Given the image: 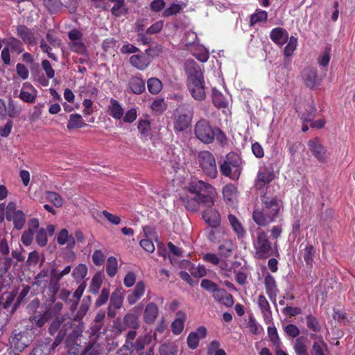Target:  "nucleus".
I'll list each match as a JSON object with an SVG mask.
<instances>
[{
    "instance_id": "f257e3e1",
    "label": "nucleus",
    "mask_w": 355,
    "mask_h": 355,
    "mask_svg": "<svg viewBox=\"0 0 355 355\" xmlns=\"http://www.w3.org/2000/svg\"><path fill=\"white\" fill-rule=\"evenodd\" d=\"M184 191L185 193L180 196V200L189 211H196L200 206L211 208L215 203L216 189L203 180L197 178L190 180L184 187Z\"/></svg>"
},
{
    "instance_id": "f03ea898",
    "label": "nucleus",
    "mask_w": 355,
    "mask_h": 355,
    "mask_svg": "<svg viewBox=\"0 0 355 355\" xmlns=\"http://www.w3.org/2000/svg\"><path fill=\"white\" fill-rule=\"evenodd\" d=\"M261 207H256L252 212L253 221L260 227H267L276 221L281 215V201L277 196L260 195Z\"/></svg>"
},
{
    "instance_id": "7ed1b4c3",
    "label": "nucleus",
    "mask_w": 355,
    "mask_h": 355,
    "mask_svg": "<svg viewBox=\"0 0 355 355\" xmlns=\"http://www.w3.org/2000/svg\"><path fill=\"white\" fill-rule=\"evenodd\" d=\"M252 245L254 250V257L256 259H266L273 256H279L277 244L270 241L268 232L257 228L252 236Z\"/></svg>"
},
{
    "instance_id": "20e7f679",
    "label": "nucleus",
    "mask_w": 355,
    "mask_h": 355,
    "mask_svg": "<svg viewBox=\"0 0 355 355\" xmlns=\"http://www.w3.org/2000/svg\"><path fill=\"white\" fill-rule=\"evenodd\" d=\"M193 107L191 103H184L175 109L173 117V129L176 133L187 130L191 125Z\"/></svg>"
},
{
    "instance_id": "39448f33",
    "label": "nucleus",
    "mask_w": 355,
    "mask_h": 355,
    "mask_svg": "<svg viewBox=\"0 0 355 355\" xmlns=\"http://www.w3.org/2000/svg\"><path fill=\"white\" fill-rule=\"evenodd\" d=\"M197 158L202 172L211 179H215L218 171L214 155L209 150H202L198 153Z\"/></svg>"
},
{
    "instance_id": "423d86ee",
    "label": "nucleus",
    "mask_w": 355,
    "mask_h": 355,
    "mask_svg": "<svg viewBox=\"0 0 355 355\" xmlns=\"http://www.w3.org/2000/svg\"><path fill=\"white\" fill-rule=\"evenodd\" d=\"M214 130L209 121L201 119L194 125V135L202 143L210 144L214 141Z\"/></svg>"
},
{
    "instance_id": "0eeeda50",
    "label": "nucleus",
    "mask_w": 355,
    "mask_h": 355,
    "mask_svg": "<svg viewBox=\"0 0 355 355\" xmlns=\"http://www.w3.org/2000/svg\"><path fill=\"white\" fill-rule=\"evenodd\" d=\"M29 333L27 331H13L9 339L10 348L2 355H17L15 351L22 352L30 344Z\"/></svg>"
},
{
    "instance_id": "6e6552de",
    "label": "nucleus",
    "mask_w": 355,
    "mask_h": 355,
    "mask_svg": "<svg viewBox=\"0 0 355 355\" xmlns=\"http://www.w3.org/2000/svg\"><path fill=\"white\" fill-rule=\"evenodd\" d=\"M307 146L312 155L319 162L326 163L327 162V150L318 137L310 139Z\"/></svg>"
},
{
    "instance_id": "1a4fd4ad",
    "label": "nucleus",
    "mask_w": 355,
    "mask_h": 355,
    "mask_svg": "<svg viewBox=\"0 0 355 355\" xmlns=\"http://www.w3.org/2000/svg\"><path fill=\"white\" fill-rule=\"evenodd\" d=\"M275 175L272 168L264 167L260 169L254 180V189L257 191H261L266 184L274 180Z\"/></svg>"
},
{
    "instance_id": "9d476101",
    "label": "nucleus",
    "mask_w": 355,
    "mask_h": 355,
    "mask_svg": "<svg viewBox=\"0 0 355 355\" xmlns=\"http://www.w3.org/2000/svg\"><path fill=\"white\" fill-rule=\"evenodd\" d=\"M187 88L191 96L196 101H203L206 97L205 83L204 78L187 81Z\"/></svg>"
},
{
    "instance_id": "9b49d317",
    "label": "nucleus",
    "mask_w": 355,
    "mask_h": 355,
    "mask_svg": "<svg viewBox=\"0 0 355 355\" xmlns=\"http://www.w3.org/2000/svg\"><path fill=\"white\" fill-rule=\"evenodd\" d=\"M302 78L305 85L311 89H317L321 83L317 69L312 67H308L303 70Z\"/></svg>"
},
{
    "instance_id": "f8f14e48",
    "label": "nucleus",
    "mask_w": 355,
    "mask_h": 355,
    "mask_svg": "<svg viewBox=\"0 0 355 355\" xmlns=\"http://www.w3.org/2000/svg\"><path fill=\"white\" fill-rule=\"evenodd\" d=\"M67 334L66 324H63L62 329L58 332L54 339L51 337L46 338L41 345H43L44 349L51 352L54 351L64 339Z\"/></svg>"
},
{
    "instance_id": "ddd939ff",
    "label": "nucleus",
    "mask_w": 355,
    "mask_h": 355,
    "mask_svg": "<svg viewBox=\"0 0 355 355\" xmlns=\"http://www.w3.org/2000/svg\"><path fill=\"white\" fill-rule=\"evenodd\" d=\"M187 81L204 78L200 67L193 60H187L184 65Z\"/></svg>"
},
{
    "instance_id": "4468645a",
    "label": "nucleus",
    "mask_w": 355,
    "mask_h": 355,
    "mask_svg": "<svg viewBox=\"0 0 355 355\" xmlns=\"http://www.w3.org/2000/svg\"><path fill=\"white\" fill-rule=\"evenodd\" d=\"M207 334V330L204 326H200L196 331L191 332L187 339L189 348L191 349H196L199 345L200 340L205 338Z\"/></svg>"
},
{
    "instance_id": "2eb2a0df",
    "label": "nucleus",
    "mask_w": 355,
    "mask_h": 355,
    "mask_svg": "<svg viewBox=\"0 0 355 355\" xmlns=\"http://www.w3.org/2000/svg\"><path fill=\"white\" fill-rule=\"evenodd\" d=\"M142 307V304H139L134 307L133 312L125 315L123 317V323L126 327L133 329H137L139 327V315Z\"/></svg>"
},
{
    "instance_id": "dca6fc26",
    "label": "nucleus",
    "mask_w": 355,
    "mask_h": 355,
    "mask_svg": "<svg viewBox=\"0 0 355 355\" xmlns=\"http://www.w3.org/2000/svg\"><path fill=\"white\" fill-rule=\"evenodd\" d=\"M17 35L25 44L33 45L36 42L35 33L25 25H18L17 26Z\"/></svg>"
},
{
    "instance_id": "f3484780",
    "label": "nucleus",
    "mask_w": 355,
    "mask_h": 355,
    "mask_svg": "<svg viewBox=\"0 0 355 355\" xmlns=\"http://www.w3.org/2000/svg\"><path fill=\"white\" fill-rule=\"evenodd\" d=\"M288 31L282 27L274 28L270 33V40L277 46H282L288 40Z\"/></svg>"
},
{
    "instance_id": "a211bd4d",
    "label": "nucleus",
    "mask_w": 355,
    "mask_h": 355,
    "mask_svg": "<svg viewBox=\"0 0 355 355\" xmlns=\"http://www.w3.org/2000/svg\"><path fill=\"white\" fill-rule=\"evenodd\" d=\"M202 218L212 228H216L220 225V215L215 209H208L202 212Z\"/></svg>"
},
{
    "instance_id": "6ab92c4d",
    "label": "nucleus",
    "mask_w": 355,
    "mask_h": 355,
    "mask_svg": "<svg viewBox=\"0 0 355 355\" xmlns=\"http://www.w3.org/2000/svg\"><path fill=\"white\" fill-rule=\"evenodd\" d=\"M212 297L218 303L227 307H231L234 304L233 296L224 288H218Z\"/></svg>"
},
{
    "instance_id": "aec40b11",
    "label": "nucleus",
    "mask_w": 355,
    "mask_h": 355,
    "mask_svg": "<svg viewBox=\"0 0 355 355\" xmlns=\"http://www.w3.org/2000/svg\"><path fill=\"white\" fill-rule=\"evenodd\" d=\"M137 336L136 329L130 330L128 332L125 337V343L123 346L118 350L117 355H130L132 352V347L135 343L134 340Z\"/></svg>"
},
{
    "instance_id": "412c9836",
    "label": "nucleus",
    "mask_w": 355,
    "mask_h": 355,
    "mask_svg": "<svg viewBox=\"0 0 355 355\" xmlns=\"http://www.w3.org/2000/svg\"><path fill=\"white\" fill-rule=\"evenodd\" d=\"M128 87L132 93L137 95L145 91V81L142 79L141 74L133 76L130 78Z\"/></svg>"
},
{
    "instance_id": "4be33fe9",
    "label": "nucleus",
    "mask_w": 355,
    "mask_h": 355,
    "mask_svg": "<svg viewBox=\"0 0 355 355\" xmlns=\"http://www.w3.org/2000/svg\"><path fill=\"white\" fill-rule=\"evenodd\" d=\"M107 113L116 120L121 119L123 114L124 110L121 103L114 98H110V105L107 107Z\"/></svg>"
},
{
    "instance_id": "5701e85b",
    "label": "nucleus",
    "mask_w": 355,
    "mask_h": 355,
    "mask_svg": "<svg viewBox=\"0 0 355 355\" xmlns=\"http://www.w3.org/2000/svg\"><path fill=\"white\" fill-rule=\"evenodd\" d=\"M159 309L154 302L147 304L144 311L143 319L146 324H153L157 318Z\"/></svg>"
},
{
    "instance_id": "b1692460",
    "label": "nucleus",
    "mask_w": 355,
    "mask_h": 355,
    "mask_svg": "<svg viewBox=\"0 0 355 355\" xmlns=\"http://www.w3.org/2000/svg\"><path fill=\"white\" fill-rule=\"evenodd\" d=\"M258 304L263 317L264 321L268 323L272 320V310L270 304L263 295H259Z\"/></svg>"
},
{
    "instance_id": "393cba45",
    "label": "nucleus",
    "mask_w": 355,
    "mask_h": 355,
    "mask_svg": "<svg viewBox=\"0 0 355 355\" xmlns=\"http://www.w3.org/2000/svg\"><path fill=\"white\" fill-rule=\"evenodd\" d=\"M153 338L157 340L156 332L152 336L150 334H146L143 336H140L137 338L132 347V352L136 351L137 352H141L146 345L150 344L152 342Z\"/></svg>"
},
{
    "instance_id": "a878e982",
    "label": "nucleus",
    "mask_w": 355,
    "mask_h": 355,
    "mask_svg": "<svg viewBox=\"0 0 355 355\" xmlns=\"http://www.w3.org/2000/svg\"><path fill=\"white\" fill-rule=\"evenodd\" d=\"M3 42L6 44V46L8 47L12 53L17 55H19L24 51L23 42L16 37H10L8 39H3Z\"/></svg>"
},
{
    "instance_id": "bb28decb",
    "label": "nucleus",
    "mask_w": 355,
    "mask_h": 355,
    "mask_svg": "<svg viewBox=\"0 0 355 355\" xmlns=\"http://www.w3.org/2000/svg\"><path fill=\"white\" fill-rule=\"evenodd\" d=\"M145 290L144 282L143 281L138 282L132 293L128 295L127 297L128 302L131 305L135 304L144 295Z\"/></svg>"
},
{
    "instance_id": "cd10ccee",
    "label": "nucleus",
    "mask_w": 355,
    "mask_h": 355,
    "mask_svg": "<svg viewBox=\"0 0 355 355\" xmlns=\"http://www.w3.org/2000/svg\"><path fill=\"white\" fill-rule=\"evenodd\" d=\"M186 320V314L182 311H178L176 318L171 324V331L175 335H180L184 329Z\"/></svg>"
},
{
    "instance_id": "c85d7f7f",
    "label": "nucleus",
    "mask_w": 355,
    "mask_h": 355,
    "mask_svg": "<svg viewBox=\"0 0 355 355\" xmlns=\"http://www.w3.org/2000/svg\"><path fill=\"white\" fill-rule=\"evenodd\" d=\"M227 218L238 239L243 238L246 235V231L239 218L233 214H229Z\"/></svg>"
},
{
    "instance_id": "c756f323",
    "label": "nucleus",
    "mask_w": 355,
    "mask_h": 355,
    "mask_svg": "<svg viewBox=\"0 0 355 355\" xmlns=\"http://www.w3.org/2000/svg\"><path fill=\"white\" fill-rule=\"evenodd\" d=\"M312 339L318 340V342H314L311 350V355H325L324 349H327V345L321 336L311 334Z\"/></svg>"
},
{
    "instance_id": "7c9ffc66",
    "label": "nucleus",
    "mask_w": 355,
    "mask_h": 355,
    "mask_svg": "<svg viewBox=\"0 0 355 355\" xmlns=\"http://www.w3.org/2000/svg\"><path fill=\"white\" fill-rule=\"evenodd\" d=\"M66 324L67 331L68 330V324ZM70 327V331L67 332L66 334V340L65 343L67 346H73L75 345H78L77 340L78 338L82 336V330L80 327H76L73 328L72 327Z\"/></svg>"
},
{
    "instance_id": "2f4dec72",
    "label": "nucleus",
    "mask_w": 355,
    "mask_h": 355,
    "mask_svg": "<svg viewBox=\"0 0 355 355\" xmlns=\"http://www.w3.org/2000/svg\"><path fill=\"white\" fill-rule=\"evenodd\" d=\"M114 3L111 8V13L115 17H120L128 13V9L125 6V0H108Z\"/></svg>"
},
{
    "instance_id": "473e14b6",
    "label": "nucleus",
    "mask_w": 355,
    "mask_h": 355,
    "mask_svg": "<svg viewBox=\"0 0 355 355\" xmlns=\"http://www.w3.org/2000/svg\"><path fill=\"white\" fill-rule=\"evenodd\" d=\"M91 297L89 295L84 297L78 311L73 316V320L77 322H80L83 320V318L85 316L86 313H87L89 309L91 304Z\"/></svg>"
},
{
    "instance_id": "72a5a7b5",
    "label": "nucleus",
    "mask_w": 355,
    "mask_h": 355,
    "mask_svg": "<svg viewBox=\"0 0 355 355\" xmlns=\"http://www.w3.org/2000/svg\"><path fill=\"white\" fill-rule=\"evenodd\" d=\"M57 242L60 245L67 244L69 248H73L75 245V239L72 235H69L67 229H62L57 236Z\"/></svg>"
},
{
    "instance_id": "f704fd0d",
    "label": "nucleus",
    "mask_w": 355,
    "mask_h": 355,
    "mask_svg": "<svg viewBox=\"0 0 355 355\" xmlns=\"http://www.w3.org/2000/svg\"><path fill=\"white\" fill-rule=\"evenodd\" d=\"M301 254L306 266L309 268H312L313 264V258L315 254V249L313 245L308 243L305 245L304 248L301 251Z\"/></svg>"
},
{
    "instance_id": "c9c22d12",
    "label": "nucleus",
    "mask_w": 355,
    "mask_h": 355,
    "mask_svg": "<svg viewBox=\"0 0 355 355\" xmlns=\"http://www.w3.org/2000/svg\"><path fill=\"white\" fill-rule=\"evenodd\" d=\"M87 124L85 123L83 117L79 114H71L69 116L67 128L68 130L78 129L87 126Z\"/></svg>"
},
{
    "instance_id": "e433bc0d",
    "label": "nucleus",
    "mask_w": 355,
    "mask_h": 355,
    "mask_svg": "<svg viewBox=\"0 0 355 355\" xmlns=\"http://www.w3.org/2000/svg\"><path fill=\"white\" fill-rule=\"evenodd\" d=\"M130 63L139 70L145 69L149 64L147 58L140 55H132L130 58Z\"/></svg>"
},
{
    "instance_id": "4c0bfd02",
    "label": "nucleus",
    "mask_w": 355,
    "mask_h": 355,
    "mask_svg": "<svg viewBox=\"0 0 355 355\" xmlns=\"http://www.w3.org/2000/svg\"><path fill=\"white\" fill-rule=\"evenodd\" d=\"M148 92L152 94H157L162 89V83L157 78H150L147 80Z\"/></svg>"
},
{
    "instance_id": "58836bf2",
    "label": "nucleus",
    "mask_w": 355,
    "mask_h": 355,
    "mask_svg": "<svg viewBox=\"0 0 355 355\" xmlns=\"http://www.w3.org/2000/svg\"><path fill=\"white\" fill-rule=\"evenodd\" d=\"M212 102L218 108H226L228 105V102L225 96L216 90H213Z\"/></svg>"
},
{
    "instance_id": "ea45409f",
    "label": "nucleus",
    "mask_w": 355,
    "mask_h": 355,
    "mask_svg": "<svg viewBox=\"0 0 355 355\" xmlns=\"http://www.w3.org/2000/svg\"><path fill=\"white\" fill-rule=\"evenodd\" d=\"M305 112L301 114V119L306 123L312 121L315 117L316 108L312 104H306L305 105Z\"/></svg>"
},
{
    "instance_id": "a19ab883",
    "label": "nucleus",
    "mask_w": 355,
    "mask_h": 355,
    "mask_svg": "<svg viewBox=\"0 0 355 355\" xmlns=\"http://www.w3.org/2000/svg\"><path fill=\"white\" fill-rule=\"evenodd\" d=\"M150 108L156 114H162L167 108V104L163 98H157L151 103Z\"/></svg>"
},
{
    "instance_id": "79ce46f5",
    "label": "nucleus",
    "mask_w": 355,
    "mask_h": 355,
    "mask_svg": "<svg viewBox=\"0 0 355 355\" xmlns=\"http://www.w3.org/2000/svg\"><path fill=\"white\" fill-rule=\"evenodd\" d=\"M159 355H177L178 346L173 343H164L159 348Z\"/></svg>"
},
{
    "instance_id": "37998d69",
    "label": "nucleus",
    "mask_w": 355,
    "mask_h": 355,
    "mask_svg": "<svg viewBox=\"0 0 355 355\" xmlns=\"http://www.w3.org/2000/svg\"><path fill=\"white\" fill-rule=\"evenodd\" d=\"M103 278L101 273H96L92 277L91 284L89 286V292L92 294H97L102 285Z\"/></svg>"
},
{
    "instance_id": "c03bdc74",
    "label": "nucleus",
    "mask_w": 355,
    "mask_h": 355,
    "mask_svg": "<svg viewBox=\"0 0 355 355\" xmlns=\"http://www.w3.org/2000/svg\"><path fill=\"white\" fill-rule=\"evenodd\" d=\"M234 248V245L231 241H225L218 247L219 254L225 258L230 257L232 254Z\"/></svg>"
},
{
    "instance_id": "a18cd8bd",
    "label": "nucleus",
    "mask_w": 355,
    "mask_h": 355,
    "mask_svg": "<svg viewBox=\"0 0 355 355\" xmlns=\"http://www.w3.org/2000/svg\"><path fill=\"white\" fill-rule=\"evenodd\" d=\"M69 47L72 52L79 55H87V49L81 40L69 42Z\"/></svg>"
},
{
    "instance_id": "49530a36",
    "label": "nucleus",
    "mask_w": 355,
    "mask_h": 355,
    "mask_svg": "<svg viewBox=\"0 0 355 355\" xmlns=\"http://www.w3.org/2000/svg\"><path fill=\"white\" fill-rule=\"evenodd\" d=\"M288 43L284 49V55L285 57H291L296 50L297 46V39L294 36L288 37Z\"/></svg>"
},
{
    "instance_id": "de8ad7c7",
    "label": "nucleus",
    "mask_w": 355,
    "mask_h": 355,
    "mask_svg": "<svg viewBox=\"0 0 355 355\" xmlns=\"http://www.w3.org/2000/svg\"><path fill=\"white\" fill-rule=\"evenodd\" d=\"M268 19V12L265 10L257 9L250 17V24L252 26L259 22H266Z\"/></svg>"
},
{
    "instance_id": "09e8293b",
    "label": "nucleus",
    "mask_w": 355,
    "mask_h": 355,
    "mask_svg": "<svg viewBox=\"0 0 355 355\" xmlns=\"http://www.w3.org/2000/svg\"><path fill=\"white\" fill-rule=\"evenodd\" d=\"M264 284L266 293L269 295L275 294L277 291V285L275 278L270 274H268L264 279Z\"/></svg>"
},
{
    "instance_id": "8fccbe9b",
    "label": "nucleus",
    "mask_w": 355,
    "mask_h": 355,
    "mask_svg": "<svg viewBox=\"0 0 355 355\" xmlns=\"http://www.w3.org/2000/svg\"><path fill=\"white\" fill-rule=\"evenodd\" d=\"M306 323L307 327L314 332H320L322 329V327L318 318L311 314L307 315L306 316Z\"/></svg>"
},
{
    "instance_id": "3c124183",
    "label": "nucleus",
    "mask_w": 355,
    "mask_h": 355,
    "mask_svg": "<svg viewBox=\"0 0 355 355\" xmlns=\"http://www.w3.org/2000/svg\"><path fill=\"white\" fill-rule=\"evenodd\" d=\"M118 262L114 257H108L106 263V272L108 276L113 277L117 272Z\"/></svg>"
},
{
    "instance_id": "603ef678",
    "label": "nucleus",
    "mask_w": 355,
    "mask_h": 355,
    "mask_svg": "<svg viewBox=\"0 0 355 355\" xmlns=\"http://www.w3.org/2000/svg\"><path fill=\"white\" fill-rule=\"evenodd\" d=\"M44 5L51 14L58 12L62 6L60 0H44Z\"/></svg>"
},
{
    "instance_id": "864d4df0",
    "label": "nucleus",
    "mask_w": 355,
    "mask_h": 355,
    "mask_svg": "<svg viewBox=\"0 0 355 355\" xmlns=\"http://www.w3.org/2000/svg\"><path fill=\"white\" fill-rule=\"evenodd\" d=\"M293 349L296 355H309L308 347L302 337L295 340Z\"/></svg>"
},
{
    "instance_id": "5fc2aeb1",
    "label": "nucleus",
    "mask_w": 355,
    "mask_h": 355,
    "mask_svg": "<svg viewBox=\"0 0 355 355\" xmlns=\"http://www.w3.org/2000/svg\"><path fill=\"white\" fill-rule=\"evenodd\" d=\"M87 274V267L85 264H78L73 270L72 276L76 281L84 279Z\"/></svg>"
},
{
    "instance_id": "6e6d98bb",
    "label": "nucleus",
    "mask_w": 355,
    "mask_h": 355,
    "mask_svg": "<svg viewBox=\"0 0 355 355\" xmlns=\"http://www.w3.org/2000/svg\"><path fill=\"white\" fill-rule=\"evenodd\" d=\"M49 319L46 312L40 313L38 315L35 314L30 317V321L35 324L37 327H42Z\"/></svg>"
},
{
    "instance_id": "4d7b16f0",
    "label": "nucleus",
    "mask_w": 355,
    "mask_h": 355,
    "mask_svg": "<svg viewBox=\"0 0 355 355\" xmlns=\"http://www.w3.org/2000/svg\"><path fill=\"white\" fill-rule=\"evenodd\" d=\"M26 218L21 210H17L13 214V225L15 229L21 230L25 224Z\"/></svg>"
},
{
    "instance_id": "13d9d810",
    "label": "nucleus",
    "mask_w": 355,
    "mask_h": 355,
    "mask_svg": "<svg viewBox=\"0 0 355 355\" xmlns=\"http://www.w3.org/2000/svg\"><path fill=\"white\" fill-rule=\"evenodd\" d=\"M182 11V7L179 3H172L170 6L166 8L163 13L162 16L164 17H168L171 16L176 15L180 13Z\"/></svg>"
},
{
    "instance_id": "bf43d9fd",
    "label": "nucleus",
    "mask_w": 355,
    "mask_h": 355,
    "mask_svg": "<svg viewBox=\"0 0 355 355\" xmlns=\"http://www.w3.org/2000/svg\"><path fill=\"white\" fill-rule=\"evenodd\" d=\"M228 164L231 165L233 168L237 169L241 164V159L239 155L234 152L229 153L224 160Z\"/></svg>"
},
{
    "instance_id": "052dcab7",
    "label": "nucleus",
    "mask_w": 355,
    "mask_h": 355,
    "mask_svg": "<svg viewBox=\"0 0 355 355\" xmlns=\"http://www.w3.org/2000/svg\"><path fill=\"white\" fill-rule=\"evenodd\" d=\"M137 128L142 137H147L150 132V123L147 119H139L138 121Z\"/></svg>"
},
{
    "instance_id": "680f3d73",
    "label": "nucleus",
    "mask_w": 355,
    "mask_h": 355,
    "mask_svg": "<svg viewBox=\"0 0 355 355\" xmlns=\"http://www.w3.org/2000/svg\"><path fill=\"white\" fill-rule=\"evenodd\" d=\"M123 297L119 291H114L112 293L110 304L115 309H120L122 306Z\"/></svg>"
},
{
    "instance_id": "e2e57ef3",
    "label": "nucleus",
    "mask_w": 355,
    "mask_h": 355,
    "mask_svg": "<svg viewBox=\"0 0 355 355\" xmlns=\"http://www.w3.org/2000/svg\"><path fill=\"white\" fill-rule=\"evenodd\" d=\"M63 322V319L60 318H55L49 324V334L53 336L55 334H57L58 332L62 329Z\"/></svg>"
},
{
    "instance_id": "0e129e2a",
    "label": "nucleus",
    "mask_w": 355,
    "mask_h": 355,
    "mask_svg": "<svg viewBox=\"0 0 355 355\" xmlns=\"http://www.w3.org/2000/svg\"><path fill=\"white\" fill-rule=\"evenodd\" d=\"M200 286L207 291L211 293L212 295L219 288L215 282L207 279H204L202 280Z\"/></svg>"
},
{
    "instance_id": "69168bd1",
    "label": "nucleus",
    "mask_w": 355,
    "mask_h": 355,
    "mask_svg": "<svg viewBox=\"0 0 355 355\" xmlns=\"http://www.w3.org/2000/svg\"><path fill=\"white\" fill-rule=\"evenodd\" d=\"M46 198L56 207H60L62 206L63 201L61 196L58 193L53 191H47Z\"/></svg>"
},
{
    "instance_id": "338daca9",
    "label": "nucleus",
    "mask_w": 355,
    "mask_h": 355,
    "mask_svg": "<svg viewBox=\"0 0 355 355\" xmlns=\"http://www.w3.org/2000/svg\"><path fill=\"white\" fill-rule=\"evenodd\" d=\"M15 295L10 292L6 291L1 296L2 302V308L4 309H8L12 303Z\"/></svg>"
},
{
    "instance_id": "774afa93",
    "label": "nucleus",
    "mask_w": 355,
    "mask_h": 355,
    "mask_svg": "<svg viewBox=\"0 0 355 355\" xmlns=\"http://www.w3.org/2000/svg\"><path fill=\"white\" fill-rule=\"evenodd\" d=\"M236 187L232 184H227L223 188V195L225 199L231 200L235 193Z\"/></svg>"
}]
</instances>
